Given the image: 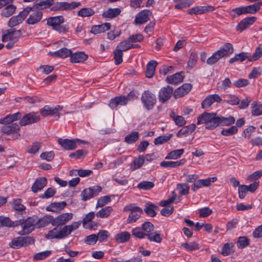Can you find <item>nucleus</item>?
<instances>
[{
	"label": "nucleus",
	"instance_id": "nucleus-31",
	"mask_svg": "<svg viewBox=\"0 0 262 262\" xmlns=\"http://www.w3.org/2000/svg\"><path fill=\"white\" fill-rule=\"evenodd\" d=\"M49 54L55 57L64 58L71 55L72 51L66 48H62L57 51L49 52Z\"/></svg>",
	"mask_w": 262,
	"mask_h": 262
},
{
	"label": "nucleus",
	"instance_id": "nucleus-52",
	"mask_svg": "<svg viewBox=\"0 0 262 262\" xmlns=\"http://www.w3.org/2000/svg\"><path fill=\"white\" fill-rule=\"evenodd\" d=\"M114 58L115 59V63L116 65H119L122 62V57H123V52L121 51V50L116 48L114 51Z\"/></svg>",
	"mask_w": 262,
	"mask_h": 262
},
{
	"label": "nucleus",
	"instance_id": "nucleus-37",
	"mask_svg": "<svg viewBox=\"0 0 262 262\" xmlns=\"http://www.w3.org/2000/svg\"><path fill=\"white\" fill-rule=\"evenodd\" d=\"M158 62L155 60L150 61L146 66V77L150 78L153 77Z\"/></svg>",
	"mask_w": 262,
	"mask_h": 262
},
{
	"label": "nucleus",
	"instance_id": "nucleus-23",
	"mask_svg": "<svg viewBox=\"0 0 262 262\" xmlns=\"http://www.w3.org/2000/svg\"><path fill=\"white\" fill-rule=\"evenodd\" d=\"M216 52L221 58L225 56H228L233 52V46L230 43H226Z\"/></svg>",
	"mask_w": 262,
	"mask_h": 262
},
{
	"label": "nucleus",
	"instance_id": "nucleus-11",
	"mask_svg": "<svg viewBox=\"0 0 262 262\" xmlns=\"http://www.w3.org/2000/svg\"><path fill=\"white\" fill-rule=\"evenodd\" d=\"M22 34L21 30H14L10 29L7 30L3 34L2 40L3 42L13 41L16 42Z\"/></svg>",
	"mask_w": 262,
	"mask_h": 262
},
{
	"label": "nucleus",
	"instance_id": "nucleus-43",
	"mask_svg": "<svg viewBox=\"0 0 262 262\" xmlns=\"http://www.w3.org/2000/svg\"><path fill=\"white\" fill-rule=\"evenodd\" d=\"M177 4L174 6L176 9H182L190 6L193 3V0H173Z\"/></svg>",
	"mask_w": 262,
	"mask_h": 262
},
{
	"label": "nucleus",
	"instance_id": "nucleus-60",
	"mask_svg": "<svg viewBox=\"0 0 262 262\" xmlns=\"http://www.w3.org/2000/svg\"><path fill=\"white\" fill-rule=\"evenodd\" d=\"M238 129L235 126H232L228 128H224L221 131L222 135L226 136H231L237 133Z\"/></svg>",
	"mask_w": 262,
	"mask_h": 262
},
{
	"label": "nucleus",
	"instance_id": "nucleus-57",
	"mask_svg": "<svg viewBox=\"0 0 262 262\" xmlns=\"http://www.w3.org/2000/svg\"><path fill=\"white\" fill-rule=\"evenodd\" d=\"M172 136V134L159 136L155 139L154 144L157 145L165 143L169 141Z\"/></svg>",
	"mask_w": 262,
	"mask_h": 262
},
{
	"label": "nucleus",
	"instance_id": "nucleus-7",
	"mask_svg": "<svg viewBox=\"0 0 262 262\" xmlns=\"http://www.w3.org/2000/svg\"><path fill=\"white\" fill-rule=\"evenodd\" d=\"M141 101L147 110H151L156 103V98L152 92L146 91L142 94Z\"/></svg>",
	"mask_w": 262,
	"mask_h": 262
},
{
	"label": "nucleus",
	"instance_id": "nucleus-50",
	"mask_svg": "<svg viewBox=\"0 0 262 262\" xmlns=\"http://www.w3.org/2000/svg\"><path fill=\"white\" fill-rule=\"evenodd\" d=\"M138 139L139 133L138 132H133L125 137V141L128 144H132Z\"/></svg>",
	"mask_w": 262,
	"mask_h": 262
},
{
	"label": "nucleus",
	"instance_id": "nucleus-13",
	"mask_svg": "<svg viewBox=\"0 0 262 262\" xmlns=\"http://www.w3.org/2000/svg\"><path fill=\"white\" fill-rule=\"evenodd\" d=\"M73 214L72 213H62L55 218L53 217L52 226L58 227L59 226L64 225L73 219Z\"/></svg>",
	"mask_w": 262,
	"mask_h": 262
},
{
	"label": "nucleus",
	"instance_id": "nucleus-15",
	"mask_svg": "<svg viewBox=\"0 0 262 262\" xmlns=\"http://www.w3.org/2000/svg\"><path fill=\"white\" fill-rule=\"evenodd\" d=\"M173 93V88L169 85L162 88L159 93V101L162 103L166 102L170 98Z\"/></svg>",
	"mask_w": 262,
	"mask_h": 262
},
{
	"label": "nucleus",
	"instance_id": "nucleus-53",
	"mask_svg": "<svg viewBox=\"0 0 262 262\" xmlns=\"http://www.w3.org/2000/svg\"><path fill=\"white\" fill-rule=\"evenodd\" d=\"M128 42L127 39L125 41L120 42L117 46L116 48L121 50V51H125L132 48H135L134 45Z\"/></svg>",
	"mask_w": 262,
	"mask_h": 262
},
{
	"label": "nucleus",
	"instance_id": "nucleus-6",
	"mask_svg": "<svg viewBox=\"0 0 262 262\" xmlns=\"http://www.w3.org/2000/svg\"><path fill=\"white\" fill-rule=\"evenodd\" d=\"M58 143L62 146V147L68 150H73L77 147V144L79 143L87 144L85 141L81 140L78 139H74L70 140L68 139H58Z\"/></svg>",
	"mask_w": 262,
	"mask_h": 262
},
{
	"label": "nucleus",
	"instance_id": "nucleus-24",
	"mask_svg": "<svg viewBox=\"0 0 262 262\" xmlns=\"http://www.w3.org/2000/svg\"><path fill=\"white\" fill-rule=\"evenodd\" d=\"M67 203L64 201L52 203L46 207V210L51 212H59L66 206Z\"/></svg>",
	"mask_w": 262,
	"mask_h": 262
},
{
	"label": "nucleus",
	"instance_id": "nucleus-2",
	"mask_svg": "<svg viewBox=\"0 0 262 262\" xmlns=\"http://www.w3.org/2000/svg\"><path fill=\"white\" fill-rule=\"evenodd\" d=\"M216 114L213 113H204L198 117L197 124H205L206 128L213 129L217 126Z\"/></svg>",
	"mask_w": 262,
	"mask_h": 262
},
{
	"label": "nucleus",
	"instance_id": "nucleus-38",
	"mask_svg": "<svg viewBox=\"0 0 262 262\" xmlns=\"http://www.w3.org/2000/svg\"><path fill=\"white\" fill-rule=\"evenodd\" d=\"M261 6L262 2L259 1L253 5L244 7L245 14H255L260 9Z\"/></svg>",
	"mask_w": 262,
	"mask_h": 262
},
{
	"label": "nucleus",
	"instance_id": "nucleus-54",
	"mask_svg": "<svg viewBox=\"0 0 262 262\" xmlns=\"http://www.w3.org/2000/svg\"><path fill=\"white\" fill-rule=\"evenodd\" d=\"M177 188L181 194L185 195L189 193L190 187L187 183H185L178 184Z\"/></svg>",
	"mask_w": 262,
	"mask_h": 262
},
{
	"label": "nucleus",
	"instance_id": "nucleus-51",
	"mask_svg": "<svg viewBox=\"0 0 262 262\" xmlns=\"http://www.w3.org/2000/svg\"><path fill=\"white\" fill-rule=\"evenodd\" d=\"M141 228L146 236H147L148 234H150L152 231H154V225L149 222H146L144 223L142 225Z\"/></svg>",
	"mask_w": 262,
	"mask_h": 262
},
{
	"label": "nucleus",
	"instance_id": "nucleus-19",
	"mask_svg": "<svg viewBox=\"0 0 262 262\" xmlns=\"http://www.w3.org/2000/svg\"><path fill=\"white\" fill-rule=\"evenodd\" d=\"M256 20L254 16L248 17L242 19L236 27V30L241 32L252 25Z\"/></svg>",
	"mask_w": 262,
	"mask_h": 262
},
{
	"label": "nucleus",
	"instance_id": "nucleus-42",
	"mask_svg": "<svg viewBox=\"0 0 262 262\" xmlns=\"http://www.w3.org/2000/svg\"><path fill=\"white\" fill-rule=\"evenodd\" d=\"M251 114L252 116H258L262 115V104L254 101L251 105Z\"/></svg>",
	"mask_w": 262,
	"mask_h": 262
},
{
	"label": "nucleus",
	"instance_id": "nucleus-4",
	"mask_svg": "<svg viewBox=\"0 0 262 262\" xmlns=\"http://www.w3.org/2000/svg\"><path fill=\"white\" fill-rule=\"evenodd\" d=\"M1 128V131L6 135H12V139L13 140L18 139L20 137L19 130L20 127L16 123L12 124H3Z\"/></svg>",
	"mask_w": 262,
	"mask_h": 262
},
{
	"label": "nucleus",
	"instance_id": "nucleus-34",
	"mask_svg": "<svg viewBox=\"0 0 262 262\" xmlns=\"http://www.w3.org/2000/svg\"><path fill=\"white\" fill-rule=\"evenodd\" d=\"M10 4L7 5L2 10L1 13V16L5 17H9L15 12L16 6L12 4V3Z\"/></svg>",
	"mask_w": 262,
	"mask_h": 262
},
{
	"label": "nucleus",
	"instance_id": "nucleus-44",
	"mask_svg": "<svg viewBox=\"0 0 262 262\" xmlns=\"http://www.w3.org/2000/svg\"><path fill=\"white\" fill-rule=\"evenodd\" d=\"M169 116L173 119V120L177 125L183 126L186 124V121L183 116L176 115L173 112H171Z\"/></svg>",
	"mask_w": 262,
	"mask_h": 262
},
{
	"label": "nucleus",
	"instance_id": "nucleus-49",
	"mask_svg": "<svg viewBox=\"0 0 262 262\" xmlns=\"http://www.w3.org/2000/svg\"><path fill=\"white\" fill-rule=\"evenodd\" d=\"M248 58V53L246 52H242L230 59L229 63H233L236 61L242 62Z\"/></svg>",
	"mask_w": 262,
	"mask_h": 262
},
{
	"label": "nucleus",
	"instance_id": "nucleus-40",
	"mask_svg": "<svg viewBox=\"0 0 262 262\" xmlns=\"http://www.w3.org/2000/svg\"><path fill=\"white\" fill-rule=\"evenodd\" d=\"M130 237V234L128 232H121L116 234L115 241L118 244L124 243L128 241Z\"/></svg>",
	"mask_w": 262,
	"mask_h": 262
},
{
	"label": "nucleus",
	"instance_id": "nucleus-29",
	"mask_svg": "<svg viewBox=\"0 0 262 262\" xmlns=\"http://www.w3.org/2000/svg\"><path fill=\"white\" fill-rule=\"evenodd\" d=\"M235 121V118L231 116L228 117H224L222 116H217V126L219 125L222 126H229L233 124Z\"/></svg>",
	"mask_w": 262,
	"mask_h": 262
},
{
	"label": "nucleus",
	"instance_id": "nucleus-62",
	"mask_svg": "<svg viewBox=\"0 0 262 262\" xmlns=\"http://www.w3.org/2000/svg\"><path fill=\"white\" fill-rule=\"evenodd\" d=\"M156 207V206L153 204L147 203L144 208V211L148 215L154 217L156 215V212L155 210Z\"/></svg>",
	"mask_w": 262,
	"mask_h": 262
},
{
	"label": "nucleus",
	"instance_id": "nucleus-61",
	"mask_svg": "<svg viewBox=\"0 0 262 262\" xmlns=\"http://www.w3.org/2000/svg\"><path fill=\"white\" fill-rule=\"evenodd\" d=\"M234 246L232 242L227 243L224 245L221 253L224 256L229 255L231 252V248Z\"/></svg>",
	"mask_w": 262,
	"mask_h": 262
},
{
	"label": "nucleus",
	"instance_id": "nucleus-18",
	"mask_svg": "<svg viewBox=\"0 0 262 262\" xmlns=\"http://www.w3.org/2000/svg\"><path fill=\"white\" fill-rule=\"evenodd\" d=\"M192 87V85L190 83H184L175 90L173 93V96L176 99L182 97L189 93Z\"/></svg>",
	"mask_w": 262,
	"mask_h": 262
},
{
	"label": "nucleus",
	"instance_id": "nucleus-14",
	"mask_svg": "<svg viewBox=\"0 0 262 262\" xmlns=\"http://www.w3.org/2000/svg\"><path fill=\"white\" fill-rule=\"evenodd\" d=\"M62 109V106L56 105L54 107H50L49 105H45L40 110V113L43 117H47L49 115H56L57 118L60 117L58 112Z\"/></svg>",
	"mask_w": 262,
	"mask_h": 262
},
{
	"label": "nucleus",
	"instance_id": "nucleus-30",
	"mask_svg": "<svg viewBox=\"0 0 262 262\" xmlns=\"http://www.w3.org/2000/svg\"><path fill=\"white\" fill-rule=\"evenodd\" d=\"M47 179L44 178H39L37 179L32 186V190L33 192H36L43 189L47 185Z\"/></svg>",
	"mask_w": 262,
	"mask_h": 262
},
{
	"label": "nucleus",
	"instance_id": "nucleus-8",
	"mask_svg": "<svg viewBox=\"0 0 262 262\" xmlns=\"http://www.w3.org/2000/svg\"><path fill=\"white\" fill-rule=\"evenodd\" d=\"M80 5L81 3L79 2H73L71 3L66 2H57L53 5L51 10L55 11L71 10L78 7Z\"/></svg>",
	"mask_w": 262,
	"mask_h": 262
},
{
	"label": "nucleus",
	"instance_id": "nucleus-58",
	"mask_svg": "<svg viewBox=\"0 0 262 262\" xmlns=\"http://www.w3.org/2000/svg\"><path fill=\"white\" fill-rule=\"evenodd\" d=\"M9 246L14 249H19L23 247L21 236L14 238L9 244Z\"/></svg>",
	"mask_w": 262,
	"mask_h": 262
},
{
	"label": "nucleus",
	"instance_id": "nucleus-64",
	"mask_svg": "<svg viewBox=\"0 0 262 262\" xmlns=\"http://www.w3.org/2000/svg\"><path fill=\"white\" fill-rule=\"evenodd\" d=\"M262 55V45H260L255 50V52L249 59L250 61H255L259 59Z\"/></svg>",
	"mask_w": 262,
	"mask_h": 262
},
{
	"label": "nucleus",
	"instance_id": "nucleus-55",
	"mask_svg": "<svg viewBox=\"0 0 262 262\" xmlns=\"http://www.w3.org/2000/svg\"><path fill=\"white\" fill-rule=\"evenodd\" d=\"M94 11L90 8H84L81 9L78 12V15L81 17H89L94 15Z\"/></svg>",
	"mask_w": 262,
	"mask_h": 262
},
{
	"label": "nucleus",
	"instance_id": "nucleus-12",
	"mask_svg": "<svg viewBox=\"0 0 262 262\" xmlns=\"http://www.w3.org/2000/svg\"><path fill=\"white\" fill-rule=\"evenodd\" d=\"M101 190L102 188L99 186H94L86 188L81 193V200L83 201H87L98 195Z\"/></svg>",
	"mask_w": 262,
	"mask_h": 262
},
{
	"label": "nucleus",
	"instance_id": "nucleus-10",
	"mask_svg": "<svg viewBox=\"0 0 262 262\" xmlns=\"http://www.w3.org/2000/svg\"><path fill=\"white\" fill-rule=\"evenodd\" d=\"M40 120V116L35 112H31L21 117L19 124L20 126H26L37 123Z\"/></svg>",
	"mask_w": 262,
	"mask_h": 262
},
{
	"label": "nucleus",
	"instance_id": "nucleus-59",
	"mask_svg": "<svg viewBox=\"0 0 262 262\" xmlns=\"http://www.w3.org/2000/svg\"><path fill=\"white\" fill-rule=\"evenodd\" d=\"M96 235L97 240L101 243L106 241L110 234L107 231L102 230H100Z\"/></svg>",
	"mask_w": 262,
	"mask_h": 262
},
{
	"label": "nucleus",
	"instance_id": "nucleus-36",
	"mask_svg": "<svg viewBox=\"0 0 262 262\" xmlns=\"http://www.w3.org/2000/svg\"><path fill=\"white\" fill-rule=\"evenodd\" d=\"M186 160L182 159L177 161H163L160 163V166L163 167H177L184 164Z\"/></svg>",
	"mask_w": 262,
	"mask_h": 262
},
{
	"label": "nucleus",
	"instance_id": "nucleus-27",
	"mask_svg": "<svg viewBox=\"0 0 262 262\" xmlns=\"http://www.w3.org/2000/svg\"><path fill=\"white\" fill-rule=\"evenodd\" d=\"M121 11V9L118 8H108L103 12L102 16L104 18L113 19L118 16Z\"/></svg>",
	"mask_w": 262,
	"mask_h": 262
},
{
	"label": "nucleus",
	"instance_id": "nucleus-25",
	"mask_svg": "<svg viewBox=\"0 0 262 262\" xmlns=\"http://www.w3.org/2000/svg\"><path fill=\"white\" fill-rule=\"evenodd\" d=\"M21 117V114L17 112L6 116L0 119V124H12L13 122L19 120Z\"/></svg>",
	"mask_w": 262,
	"mask_h": 262
},
{
	"label": "nucleus",
	"instance_id": "nucleus-17",
	"mask_svg": "<svg viewBox=\"0 0 262 262\" xmlns=\"http://www.w3.org/2000/svg\"><path fill=\"white\" fill-rule=\"evenodd\" d=\"M27 23L29 25H34L40 21L42 17V12L37 10H31Z\"/></svg>",
	"mask_w": 262,
	"mask_h": 262
},
{
	"label": "nucleus",
	"instance_id": "nucleus-47",
	"mask_svg": "<svg viewBox=\"0 0 262 262\" xmlns=\"http://www.w3.org/2000/svg\"><path fill=\"white\" fill-rule=\"evenodd\" d=\"M184 151V150L183 148L172 150L165 157V159L174 160L177 159L183 154Z\"/></svg>",
	"mask_w": 262,
	"mask_h": 262
},
{
	"label": "nucleus",
	"instance_id": "nucleus-45",
	"mask_svg": "<svg viewBox=\"0 0 262 262\" xmlns=\"http://www.w3.org/2000/svg\"><path fill=\"white\" fill-rule=\"evenodd\" d=\"M113 208L111 206H107L102 208L96 213V216L100 218L107 217L112 213Z\"/></svg>",
	"mask_w": 262,
	"mask_h": 262
},
{
	"label": "nucleus",
	"instance_id": "nucleus-22",
	"mask_svg": "<svg viewBox=\"0 0 262 262\" xmlns=\"http://www.w3.org/2000/svg\"><path fill=\"white\" fill-rule=\"evenodd\" d=\"M127 103V98L124 96L116 97L112 99L108 104L109 106L112 108H116L118 105H125Z\"/></svg>",
	"mask_w": 262,
	"mask_h": 262
},
{
	"label": "nucleus",
	"instance_id": "nucleus-21",
	"mask_svg": "<svg viewBox=\"0 0 262 262\" xmlns=\"http://www.w3.org/2000/svg\"><path fill=\"white\" fill-rule=\"evenodd\" d=\"M54 0H45L40 1L39 3L35 4L32 7H28L31 10H37L41 11V10L45 9L50 7L54 4Z\"/></svg>",
	"mask_w": 262,
	"mask_h": 262
},
{
	"label": "nucleus",
	"instance_id": "nucleus-32",
	"mask_svg": "<svg viewBox=\"0 0 262 262\" xmlns=\"http://www.w3.org/2000/svg\"><path fill=\"white\" fill-rule=\"evenodd\" d=\"M53 217L52 215H45L42 218L36 221V225L38 228L44 227L50 223L52 225Z\"/></svg>",
	"mask_w": 262,
	"mask_h": 262
},
{
	"label": "nucleus",
	"instance_id": "nucleus-39",
	"mask_svg": "<svg viewBox=\"0 0 262 262\" xmlns=\"http://www.w3.org/2000/svg\"><path fill=\"white\" fill-rule=\"evenodd\" d=\"M142 213V210L140 208L135 207V210L130 213L127 219V222L129 223L135 222L139 218Z\"/></svg>",
	"mask_w": 262,
	"mask_h": 262
},
{
	"label": "nucleus",
	"instance_id": "nucleus-28",
	"mask_svg": "<svg viewBox=\"0 0 262 262\" xmlns=\"http://www.w3.org/2000/svg\"><path fill=\"white\" fill-rule=\"evenodd\" d=\"M195 124H191L182 128L177 133V136L179 138L187 136L191 134L195 129Z\"/></svg>",
	"mask_w": 262,
	"mask_h": 262
},
{
	"label": "nucleus",
	"instance_id": "nucleus-46",
	"mask_svg": "<svg viewBox=\"0 0 262 262\" xmlns=\"http://www.w3.org/2000/svg\"><path fill=\"white\" fill-rule=\"evenodd\" d=\"M146 237L150 242L158 244L161 243L162 240L161 234L156 231H152L150 234H148Z\"/></svg>",
	"mask_w": 262,
	"mask_h": 262
},
{
	"label": "nucleus",
	"instance_id": "nucleus-3",
	"mask_svg": "<svg viewBox=\"0 0 262 262\" xmlns=\"http://www.w3.org/2000/svg\"><path fill=\"white\" fill-rule=\"evenodd\" d=\"M64 21V19L62 16L50 17L48 18L47 24L59 33H65L68 31V28L61 25Z\"/></svg>",
	"mask_w": 262,
	"mask_h": 262
},
{
	"label": "nucleus",
	"instance_id": "nucleus-48",
	"mask_svg": "<svg viewBox=\"0 0 262 262\" xmlns=\"http://www.w3.org/2000/svg\"><path fill=\"white\" fill-rule=\"evenodd\" d=\"M155 186V184L152 182L142 181L137 185V188L140 190H148L152 188Z\"/></svg>",
	"mask_w": 262,
	"mask_h": 262
},
{
	"label": "nucleus",
	"instance_id": "nucleus-41",
	"mask_svg": "<svg viewBox=\"0 0 262 262\" xmlns=\"http://www.w3.org/2000/svg\"><path fill=\"white\" fill-rule=\"evenodd\" d=\"M145 162V158L143 156H139L138 158L134 159L133 162L130 165V169L132 170L137 169L143 165Z\"/></svg>",
	"mask_w": 262,
	"mask_h": 262
},
{
	"label": "nucleus",
	"instance_id": "nucleus-26",
	"mask_svg": "<svg viewBox=\"0 0 262 262\" xmlns=\"http://www.w3.org/2000/svg\"><path fill=\"white\" fill-rule=\"evenodd\" d=\"M88 56L83 52H76L71 54L70 61L72 63H80L85 61Z\"/></svg>",
	"mask_w": 262,
	"mask_h": 262
},
{
	"label": "nucleus",
	"instance_id": "nucleus-33",
	"mask_svg": "<svg viewBox=\"0 0 262 262\" xmlns=\"http://www.w3.org/2000/svg\"><path fill=\"white\" fill-rule=\"evenodd\" d=\"M111 25L109 23H105L100 25L94 26L91 30V32L95 34L103 32L110 29Z\"/></svg>",
	"mask_w": 262,
	"mask_h": 262
},
{
	"label": "nucleus",
	"instance_id": "nucleus-20",
	"mask_svg": "<svg viewBox=\"0 0 262 262\" xmlns=\"http://www.w3.org/2000/svg\"><path fill=\"white\" fill-rule=\"evenodd\" d=\"M222 98L217 94L210 95L207 96L202 102L201 105L203 108L209 107L214 102H220Z\"/></svg>",
	"mask_w": 262,
	"mask_h": 262
},
{
	"label": "nucleus",
	"instance_id": "nucleus-9",
	"mask_svg": "<svg viewBox=\"0 0 262 262\" xmlns=\"http://www.w3.org/2000/svg\"><path fill=\"white\" fill-rule=\"evenodd\" d=\"M36 220L33 217H28L25 219L22 229L17 234L20 236L29 234L34 230Z\"/></svg>",
	"mask_w": 262,
	"mask_h": 262
},
{
	"label": "nucleus",
	"instance_id": "nucleus-5",
	"mask_svg": "<svg viewBox=\"0 0 262 262\" xmlns=\"http://www.w3.org/2000/svg\"><path fill=\"white\" fill-rule=\"evenodd\" d=\"M30 11V9L26 7L20 12L18 15L12 16L7 23L8 26L10 28H13L22 23L29 14Z\"/></svg>",
	"mask_w": 262,
	"mask_h": 262
},
{
	"label": "nucleus",
	"instance_id": "nucleus-1",
	"mask_svg": "<svg viewBox=\"0 0 262 262\" xmlns=\"http://www.w3.org/2000/svg\"><path fill=\"white\" fill-rule=\"evenodd\" d=\"M80 221L74 222L71 224L65 225L60 228L57 227L49 231L46 235V237L48 239H63L67 237L71 233L77 230L80 226Z\"/></svg>",
	"mask_w": 262,
	"mask_h": 262
},
{
	"label": "nucleus",
	"instance_id": "nucleus-56",
	"mask_svg": "<svg viewBox=\"0 0 262 262\" xmlns=\"http://www.w3.org/2000/svg\"><path fill=\"white\" fill-rule=\"evenodd\" d=\"M21 200L19 199L14 200L12 203V208L16 211H24L26 207L21 204Z\"/></svg>",
	"mask_w": 262,
	"mask_h": 262
},
{
	"label": "nucleus",
	"instance_id": "nucleus-16",
	"mask_svg": "<svg viewBox=\"0 0 262 262\" xmlns=\"http://www.w3.org/2000/svg\"><path fill=\"white\" fill-rule=\"evenodd\" d=\"M152 13L148 10H143L136 16L134 23L136 25H141L146 23L151 15Z\"/></svg>",
	"mask_w": 262,
	"mask_h": 262
},
{
	"label": "nucleus",
	"instance_id": "nucleus-35",
	"mask_svg": "<svg viewBox=\"0 0 262 262\" xmlns=\"http://www.w3.org/2000/svg\"><path fill=\"white\" fill-rule=\"evenodd\" d=\"M184 76L182 73H177L172 75L167 76L166 81L168 83L173 84H177L183 81Z\"/></svg>",
	"mask_w": 262,
	"mask_h": 262
},
{
	"label": "nucleus",
	"instance_id": "nucleus-63",
	"mask_svg": "<svg viewBox=\"0 0 262 262\" xmlns=\"http://www.w3.org/2000/svg\"><path fill=\"white\" fill-rule=\"evenodd\" d=\"M249 245V239L245 236H241L238 238L237 246L238 248L243 249Z\"/></svg>",
	"mask_w": 262,
	"mask_h": 262
}]
</instances>
